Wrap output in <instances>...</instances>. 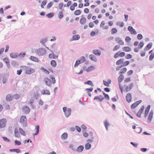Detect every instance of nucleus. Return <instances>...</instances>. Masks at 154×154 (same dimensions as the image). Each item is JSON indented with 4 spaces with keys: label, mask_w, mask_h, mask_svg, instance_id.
Listing matches in <instances>:
<instances>
[{
    "label": "nucleus",
    "mask_w": 154,
    "mask_h": 154,
    "mask_svg": "<svg viewBox=\"0 0 154 154\" xmlns=\"http://www.w3.org/2000/svg\"><path fill=\"white\" fill-rule=\"evenodd\" d=\"M84 148V147L83 146H80L77 148V151L79 152H81L83 150Z\"/></svg>",
    "instance_id": "31"
},
{
    "label": "nucleus",
    "mask_w": 154,
    "mask_h": 154,
    "mask_svg": "<svg viewBox=\"0 0 154 154\" xmlns=\"http://www.w3.org/2000/svg\"><path fill=\"white\" fill-rule=\"evenodd\" d=\"M142 101L141 100L138 101L132 104L131 106V109H134Z\"/></svg>",
    "instance_id": "14"
},
{
    "label": "nucleus",
    "mask_w": 154,
    "mask_h": 154,
    "mask_svg": "<svg viewBox=\"0 0 154 154\" xmlns=\"http://www.w3.org/2000/svg\"><path fill=\"white\" fill-rule=\"evenodd\" d=\"M116 24L117 26H119L120 27H123L124 25V24L123 22H117L116 23Z\"/></svg>",
    "instance_id": "43"
},
{
    "label": "nucleus",
    "mask_w": 154,
    "mask_h": 154,
    "mask_svg": "<svg viewBox=\"0 0 154 154\" xmlns=\"http://www.w3.org/2000/svg\"><path fill=\"white\" fill-rule=\"evenodd\" d=\"M111 81L110 79H108L107 81L105 80H103V83L104 85L107 87H109V85L111 84Z\"/></svg>",
    "instance_id": "21"
},
{
    "label": "nucleus",
    "mask_w": 154,
    "mask_h": 154,
    "mask_svg": "<svg viewBox=\"0 0 154 154\" xmlns=\"http://www.w3.org/2000/svg\"><path fill=\"white\" fill-rule=\"evenodd\" d=\"M84 13L87 14L89 13V10L88 8H86L84 9Z\"/></svg>",
    "instance_id": "63"
},
{
    "label": "nucleus",
    "mask_w": 154,
    "mask_h": 154,
    "mask_svg": "<svg viewBox=\"0 0 154 154\" xmlns=\"http://www.w3.org/2000/svg\"><path fill=\"white\" fill-rule=\"evenodd\" d=\"M47 2V1L46 0H45L42 2V3L41 5V8H44V6L45 5Z\"/></svg>",
    "instance_id": "48"
},
{
    "label": "nucleus",
    "mask_w": 154,
    "mask_h": 154,
    "mask_svg": "<svg viewBox=\"0 0 154 154\" xmlns=\"http://www.w3.org/2000/svg\"><path fill=\"white\" fill-rule=\"evenodd\" d=\"M87 21L86 18L84 17H82V18L80 19L79 22L82 25H85Z\"/></svg>",
    "instance_id": "16"
},
{
    "label": "nucleus",
    "mask_w": 154,
    "mask_h": 154,
    "mask_svg": "<svg viewBox=\"0 0 154 154\" xmlns=\"http://www.w3.org/2000/svg\"><path fill=\"white\" fill-rule=\"evenodd\" d=\"M41 70H42L45 74L48 75L49 74V72L46 69H45V68L42 67L41 69Z\"/></svg>",
    "instance_id": "37"
},
{
    "label": "nucleus",
    "mask_w": 154,
    "mask_h": 154,
    "mask_svg": "<svg viewBox=\"0 0 154 154\" xmlns=\"http://www.w3.org/2000/svg\"><path fill=\"white\" fill-rule=\"evenodd\" d=\"M115 40L116 42L119 45H124V42L119 37H116V38Z\"/></svg>",
    "instance_id": "11"
},
{
    "label": "nucleus",
    "mask_w": 154,
    "mask_h": 154,
    "mask_svg": "<svg viewBox=\"0 0 154 154\" xmlns=\"http://www.w3.org/2000/svg\"><path fill=\"white\" fill-rule=\"evenodd\" d=\"M127 71V69L126 67H124L121 69L119 72V74H124Z\"/></svg>",
    "instance_id": "40"
},
{
    "label": "nucleus",
    "mask_w": 154,
    "mask_h": 154,
    "mask_svg": "<svg viewBox=\"0 0 154 154\" xmlns=\"http://www.w3.org/2000/svg\"><path fill=\"white\" fill-rule=\"evenodd\" d=\"M63 2L60 3L58 5V7L60 10H61L63 8Z\"/></svg>",
    "instance_id": "57"
},
{
    "label": "nucleus",
    "mask_w": 154,
    "mask_h": 154,
    "mask_svg": "<svg viewBox=\"0 0 154 154\" xmlns=\"http://www.w3.org/2000/svg\"><path fill=\"white\" fill-rule=\"evenodd\" d=\"M94 69V67L93 66H89L85 70L86 71L88 72H90L92 70Z\"/></svg>",
    "instance_id": "42"
},
{
    "label": "nucleus",
    "mask_w": 154,
    "mask_h": 154,
    "mask_svg": "<svg viewBox=\"0 0 154 154\" xmlns=\"http://www.w3.org/2000/svg\"><path fill=\"white\" fill-rule=\"evenodd\" d=\"M132 55L130 54H127L125 56V58L127 59H131L132 58Z\"/></svg>",
    "instance_id": "62"
},
{
    "label": "nucleus",
    "mask_w": 154,
    "mask_h": 154,
    "mask_svg": "<svg viewBox=\"0 0 154 154\" xmlns=\"http://www.w3.org/2000/svg\"><path fill=\"white\" fill-rule=\"evenodd\" d=\"M41 93L43 94H47L50 95V92L49 90H44L42 91Z\"/></svg>",
    "instance_id": "32"
},
{
    "label": "nucleus",
    "mask_w": 154,
    "mask_h": 154,
    "mask_svg": "<svg viewBox=\"0 0 154 154\" xmlns=\"http://www.w3.org/2000/svg\"><path fill=\"white\" fill-rule=\"evenodd\" d=\"M131 40V38L129 36L126 37L125 38V41L126 42H128Z\"/></svg>",
    "instance_id": "61"
},
{
    "label": "nucleus",
    "mask_w": 154,
    "mask_h": 154,
    "mask_svg": "<svg viewBox=\"0 0 154 154\" xmlns=\"http://www.w3.org/2000/svg\"><path fill=\"white\" fill-rule=\"evenodd\" d=\"M88 25L89 27L92 28L94 26V23L93 22H90L89 23Z\"/></svg>",
    "instance_id": "52"
},
{
    "label": "nucleus",
    "mask_w": 154,
    "mask_h": 154,
    "mask_svg": "<svg viewBox=\"0 0 154 154\" xmlns=\"http://www.w3.org/2000/svg\"><path fill=\"white\" fill-rule=\"evenodd\" d=\"M30 59L31 60L35 62H38L39 61L38 58L33 56H31Z\"/></svg>",
    "instance_id": "34"
},
{
    "label": "nucleus",
    "mask_w": 154,
    "mask_h": 154,
    "mask_svg": "<svg viewBox=\"0 0 154 154\" xmlns=\"http://www.w3.org/2000/svg\"><path fill=\"white\" fill-rule=\"evenodd\" d=\"M122 50L125 52H130L131 51V49L128 47H124L122 48Z\"/></svg>",
    "instance_id": "29"
},
{
    "label": "nucleus",
    "mask_w": 154,
    "mask_h": 154,
    "mask_svg": "<svg viewBox=\"0 0 154 154\" xmlns=\"http://www.w3.org/2000/svg\"><path fill=\"white\" fill-rule=\"evenodd\" d=\"M84 2H85L84 4L85 6L86 7L89 5V0H84Z\"/></svg>",
    "instance_id": "54"
},
{
    "label": "nucleus",
    "mask_w": 154,
    "mask_h": 154,
    "mask_svg": "<svg viewBox=\"0 0 154 154\" xmlns=\"http://www.w3.org/2000/svg\"><path fill=\"white\" fill-rule=\"evenodd\" d=\"M154 57V54H151L149 57V60H152Z\"/></svg>",
    "instance_id": "64"
},
{
    "label": "nucleus",
    "mask_w": 154,
    "mask_h": 154,
    "mask_svg": "<svg viewBox=\"0 0 154 154\" xmlns=\"http://www.w3.org/2000/svg\"><path fill=\"white\" fill-rule=\"evenodd\" d=\"M126 99L127 102L128 103L130 102L131 101L132 99L131 94L130 93H128L126 94Z\"/></svg>",
    "instance_id": "15"
},
{
    "label": "nucleus",
    "mask_w": 154,
    "mask_h": 154,
    "mask_svg": "<svg viewBox=\"0 0 154 154\" xmlns=\"http://www.w3.org/2000/svg\"><path fill=\"white\" fill-rule=\"evenodd\" d=\"M144 45V43L143 42H140L139 44L138 48L139 49H141Z\"/></svg>",
    "instance_id": "53"
},
{
    "label": "nucleus",
    "mask_w": 154,
    "mask_h": 154,
    "mask_svg": "<svg viewBox=\"0 0 154 154\" xmlns=\"http://www.w3.org/2000/svg\"><path fill=\"white\" fill-rule=\"evenodd\" d=\"M80 63V60H76L75 63L74 65V67H77L78 65H79Z\"/></svg>",
    "instance_id": "59"
},
{
    "label": "nucleus",
    "mask_w": 154,
    "mask_h": 154,
    "mask_svg": "<svg viewBox=\"0 0 154 154\" xmlns=\"http://www.w3.org/2000/svg\"><path fill=\"white\" fill-rule=\"evenodd\" d=\"M49 57L51 59H55L56 58H57V56H55L54 54H49Z\"/></svg>",
    "instance_id": "45"
},
{
    "label": "nucleus",
    "mask_w": 154,
    "mask_h": 154,
    "mask_svg": "<svg viewBox=\"0 0 154 154\" xmlns=\"http://www.w3.org/2000/svg\"><path fill=\"white\" fill-rule=\"evenodd\" d=\"M63 17V12L62 11H60L58 15V18L60 19H61Z\"/></svg>",
    "instance_id": "47"
},
{
    "label": "nucleus",
    "mask_w": 154,
    "mask_h": 154,
    "mask_svg": "<svg viewBox=\"0 0 154 154\" xmlns=\"http://www.w3.org/2000/svg\"><path fill=\"white\" fill-rule=\"evenodd\" d=\"M111 34L113 35L117 32L118 30L116 28H113L111 29Z\"/></svg>",
    "instance_id": "33"
},
{
    "label": "nucleus",
    "mask_w": 154,
    "mask_h": 154,
    "mask_svg": "<svg viewBox=\"0 0 154 154\" xmlns=\"http://www.w3.org/2000/svg\"><path fill=\"white\" fill-rule=\"evenodd\" d=\"M130 63V62L128 61H125L123 63L122 66H126L129 64Z\"/></svg>",
    "instance_id": "56"
},
{
    "label": "nucleus",
    "mask_w": 154,
    "mask_h": 154,
    "mask_svg": "<svg viewBox=\"0 0 154 154\" xmlns=\"http://www.w3.org/2000/svg\"><path fill=\"white\" fill-rule=\"evenodd\" d=\"M104 99V97L102 95L95 97L94 99V100H98L100 101H102Z\"/></svg>",
    "instance_id": "20"
},
{
    "label": "nucleus",
    "mask_w": 154,
    "mask_h": 154,
    "mask_svg": "<svg viewBox=\"0 0 154 154\" xmlns=\"http://www.w3.org/2000/svg\"><path fill=\"white\" fill-rule=\"evenodd\" d=\"M152 44L151 42L149 43L145 47V49L146 50H149L152 47Z\"/></svg>",
    "instance_id": "26"
},
{
    "label": "nucleus",
    "mask_w": 154,
    "mask_h": 154,
    "mask_svg": "<svg viewBox=\"0 0 154 154\" xmlns=\"http://www.w3.org/2000/svg\"><path fill=\"white\" fill-rule=\"evenodd\" d=\"M106 24V22L104 20L102 21L100 24V27L103 30L109 29V26L108 25H105Z\"/></svg>",
    "instance_id": "6"
},
{
    "label": "nucleus",
    "mask_w": 154,
    "mask_h": 154,
    "mask_svg": "<svg viewBox=\"0 0 154 154\" xmlns=\"http://www.w3.org/2000/svg\"><path fill=\"white\" fill-rule=\"evenodd\" d=\"M20 122L23 127H25L27 125V119L24 116H22L20 118Z\"/></svg>",
    "instance_id": "5"
},
{
    "label": "nucleus",
    "mask_w": 154,
    "mask_h": 154,
    "mask_svg": "<svg viewBox=\"0 0 154 154\" xmlns=\"http://www.w3.org/2000/svg\"><path fill=\"white\" fill-rule=\"evenodd\" d=\"M93 53L95 55L99 56L101 54L100 51L98 50L95 49L93 51Z\"/></svg>",
    "instance_id": "23"
},
{
    "label": "nucleus",
    "mask_w": 154,
    "mask_h": 154,
    "mask_svg": "<svg viewBox=\"0 0 154 154\" xmlns=\"http://www.w3.org/2000/svg\"><path fill=\"white\" fill-rule=\"evenodd\" d=\"M68 137V134L66 133H64L61 136V138L63 140L66 139Z\"/></svg>",
    "instance_id": "30"
},
{
    "label": "nucleus",
    "mask_w": 154,
    "mask_h": 154,
    "mask_svg": "<svg viewBox=\"0 0 154 154\" xmlns=\"http://www.w3.org/2000/svg\"><path fill=\"white\" fill-rule=\"evenodd\" d=\"M128 30L131 32V34L136 35L137 34L135 29L131 26H128Z\"/></svg>",
    "instance_id": "12"
},
{
    "label": "nucleus",
    "mask_w": 154,
    "mask_h": 154,
    "mask_svg": "<svg viewBox=\"0 0 154 154\" xmlns=\"http://www.w3.org/2000/svg\"><path fill=\"white\" fill-rule=\"evenodd\" d=\"M125 55V53L124 52H120L119 51L116 52L114 55V57L115 58H116L119 57H124Z\"/></svg>",
    "instance_id": "9"
},
{
    "label": "nucleus",
    "mask_w": 154,
    "mask_h": 154,
    "mask_svg": "<svg viewBox=\"0 0 154 154\" xmlns=\"http://www.w3.org/2000/svg\"><path fill=\"white\" fill-rule=\"evenodd\" d=\"M144 109V106H142L141 108L140 109L138 112L137 113V116L138 117H140L142 112H143Z\"/></svg>",
    "instance_id": "19"
},
{
    "label": "nucleus",
    "mask_w": 154,
    "mask_h": 154,
    "mask_svg": "<svg viewBox=\"0 0 154 154\" xmlns=\"http://www.w3.org/2000/svg\"><path fill=\"white\" fill-rule=\"evenodd\" d=\"M91 147V145L89 143H87L85 145V148L86 150L90 149Z\"/></svg>",
    "instance_id": "39"
},
{
    "label": "nucleus",
    "mask_w": 154,
    "mask_h": 154,
    "mask_svg": "<svg viewBox=\"0 0 154 154\" xmlns=\"http://www.w3.org/2000/svg\"><path fill=\"white\" fill-rule=\"evenodd\" d=\"M82 11L81 10L78 9L76 10L74 12V14L75 15H79L81 14Z\"/></svg>",
    "instance_id": "27"
},
{
    "label": "nucleus",
    "mask_w": 154,
    "mask_h": 154,
    "mask_svg": "<svg viewBox=\"0 0 154 154\" xmlns=\"http://www.w3.org/2000/svg\"><path fill=\"white\" fill-rule=\"evenodd\" d=\"M19 131L20 134L23 135L25 136L26 134L25 131L21 128H20L19 129Z\"/></svg>",
    "instance_id": "49"
},
{
    "label": "nucleus",
    "mask_w": 154,
    "mask_h": 154,
    "mask_svg": "<svg viewBox=\"0 0 154 154\" xmlns=\"http://www.w3.org/2000/svg\"><path fill=\"white\" fill-rule=\"evenodd\" d=\"M119 86L121 92L122 93L123 91L127 92L130 91L133 87L134 84L131 83L128 85H125L122 86L121 83H119Z\"/></svg>",
    "instance_id": "1"
},
{
    "label": "nucleus",
    "mask_w": 154,
    "mask_h": 154,
    "mask_svg": "<svg viewBox=\"0 0 154 154\" xmlns=\"http://www.w3.org/2000/svg\"><path fill=\"white\" fill-rule=\"evenodd\" d=\"M53 4V2H50L48 4L47 6V8L49 9L50 8L51 6Z\"/></svg>",
    "instance_id": "55"
},
{
    "label": "nucleus",
    "mask_w": 154,
    "mask_h": 154,
    "mask_svg": "<svg viewBox=\"0 0 154 154\" xmlns=\"http://www.w3.org/2000/svg\"><path fill=\"white\" fill-rule=\"evenodd\" d=\"M11 152H16L17 153H19L20 152L21 150L20 149H12L10 150Z\"/></svg>",
    "instance_id": "41"
},
{
    "label": "nucleus",
    "mask_w": 154,
    "mask_h": 154,
    "mask_svg": "<svg viewBox=\"0 0 154 154\" xmlns=\"http://www.w3.org/2000/svg\"><path fill=\"white\" fill-rule=\"evenodd\" d=\"M36 52L38 55L42 56L46 53V51L44 48H40L37 50Z\"/></svg>",
    "instance_id": "8"
},
{
    "label": "nucleus",
    "mask_w": 154,
    "mask_h": 154,
    "mask_svg": "<svg viewBox=\"0 0 154 154\" xmlns=\"http://www.w3.org/2000/svg\"><path fill=\"white\" fill-rule=\"evenodd\" d=\"M50 78L51 81L47 77H45L44 79V81L46 85L49 87L51 86L52 84H54L56 82V80L54 77H51Z\"/></svg>",
    "instance_id": "3"
},
{
    "label": "nucleus",
    "mask_w": 154,
    "mask_h": 154,
    "mask_svg": "<svg viewBox=\"0 0 154 154\" xmlns=\"http://www.w3.org/2000/svg\"><path fill=\"white\" fill-rule=\"evenodd\" d=\"M7 122L5 119H2L0 120V127L3 128L5 127Z\"/></svg>",
    "instance_id": "10"
},
{
    "label": "nucleus",
    "mask_w": 154,
    "mask_h": 154,
    "mask_svg": "<svg viewBox=\"0 0 154 154\" xmlns=\"http://www.w3.org/2000/svg\"><path fill=\"white\" fill-rule=\"evenodd\" d=\"M124 76L122 75H120L118 78V80L119 83L122 82L124 79Z\"/></svg>",
    "instance_id": "28"
},
{
    "label": "nucleus",
    "mask_w": 154,
    "mask_h": 154,
    "mask_svg": "<svg viewBox=\"0 0 154 154\" xmlns=\"http://www.w3.org/2000/svg\"><path fill=\"white\" fill-rule=\"evenodd\" d=\"M54 15V14L52 13H49L46 15V16L47 17L51 18Z\"/></svg>",
    "instance_id": "60"
},
{
    "label": "nucleus",
    "mask_w": 154,
    "mask_h": 154,
    "mask_svg": "<svg viewBox=\"0 0 154 154\" xmlns=\"http://www.w3.org/2000/svg\"><path fill=\"white\" fill-rule=\"evenodd\" d=\"M51 64L52 67H55L57 66V63L55 60H52L51 62Z\"/></svg>",
    "instance_id": "35"
},
{
    "label": "nucleus",
    "mask_w": 154,
    "mask_h": 154,
    "mask_svg": "<svg viewBox=\"0 0 154 154\" xmlns=\"http://www.w3.org/2000/svg\"><path fill=\"white\" fill-rule=\"evenodd\" d=\"M150 105H149L146 108V110L145 111V116L146 115V114H147L148 113L150 109ZM145 117L146 116H145Z\"/></svg>",
    "instance_id": "44"
},
{
    "label": "nucleus",
    "mask_w": 154,
    "mask_h": 154,
    "mask_svg": "<svg viewBox=\"0 0 154 154\" xmlns=\"http://www.w3.org/2000/svg\"><path fill=\"white\" fill-rule=\"evenodd\" d=\"M3 61L6 63L8 66H10L9 61L8 58L5 57L3 59Z\"/></svg>",
    "instance_id": "36"
},
{
    "label": "nucleus",
    "mask_w": 154,
    "mask_h": 154,
    "mask_svg": "<svg viewBox=\"0 0 154 154\" xmlns=\"http://www.w3.org/2000/svg\"><path fill=\"white\" fill-rule=\"evenodd\" d=\"M21 67L25 71V73L26 75H30L35 72V69L30 67L25 66H22Z\"/></svg>",
    "instance_id": "2"
},
{
    "label": "nucleus",
    "mask_w": 154,
    "mask_h": 154,
    "mask_svg": "<svg viewBox=\"0 0 154 154\" xmlns=\"http://www.w3.org/2000/svg\"><path fill=\"white\" fill-rule=\"evenodd\" d=\"M85 84H88L89 85H90L91 86H93V85L92 83V82L91 81H88L85 82Z\"/></svg>",
    "instance_id": "51"
},
{
    "label": "nucleus",
    "mask_w": 154,
    "mask_h": 154,
    "mask_svg": "<svg viewBox=\"0 0 154 154\" xmlns=\"http://www.w3.org/2000/svg\"><path fill=\"white\" fill-rule=\"evenodd\" d=\"M153 115V112L152 110H151L150 112L149 116L148 117L147 122L149 123L152 120V118Z\"/></svg>",
    "instance_id": "13"
},
{
    "label": "nucleus",
    "mask_w": 154,
    "mask_h": 154,
    "mask_svg": "<svg viewBox=\"0 0 154 154\" xmlns=\"http://www.w3.org/2000/svg\"><path fill=\"white\" fill-rule=\"evenodd\" d=\"M39 125H36L35 128V129L36 130V132L34 134V135H37L39 132Z\"/></svg>",
    "instance_id": "38"
},
{
    "label": "nucleus",
    "mask_w": 154,
    "mask_h": 154,
    "mask_svg": "<svg viewBox=\"0 0 154 154\" xmlns=\"http://www.w3.org/2000/svg\"><path fill=\"white\" fill-rule=\"evenodd\" d=\"M22 109L23 112L26 113H28L30 111L29 108L26 106H23L22 108Z\"/></svg>",
    "instance_id": "17"
},
{
    "label": "nucleus",
    "mask_w": 154,
    "mask_h": 154,
    "mask_svg": "<svg viewBox=\"0 0 154 154\" xmlns=\"http://www.w3.org/2000/svg\"><path fill=\"white\" fill-rule=\"evenodd\" d=\"M80 38V36L78 35H76L72 36V37L71 38L70 41L71 42L74 40H79Z\"/></svg>",
    "instance_id": "18"
},
{
    "label": "nucleus",
    "mask_w": 154,
    "mask_h": 154,
    "mask_svg": "<svg viewBox=\"0 0 154 154\" xmlns=\"http://www.w3.org/2000/svg\"><path fill=\"white\" fill-rule=\"evenodd\" d=\"M89 57V59L92 61L95 62H96L97 61V59L96 57L92 54L90 55Z\"/></svg>",
    "instance_id": "22"
},
{
    "label": "nucleus",
    "mask_w": 154,
    "mask_h": 154,
    "mask_svg": "<svg viewBox=\"0 0 154 154\" xmlns=\"http://www.w3.org/2000/svg\"><path fill=\"white\" fill-rule=\"evenodd\" d=\"M120 48V45H116L113 48V51H115L118 50Z\"/></svg>",
    "instance_id": "50"
},
{
    "label": "nucleus",
    "mask_w": 154,
    "mask_h": 154,
    "mask_svg": "<svg viewBox=\"0 0 154 154\" xmlns=\"http://www.w3.org/2000/svg\"><path fill=\"white\" fill-rule=\"evenodd\" d=\"M109 125V123L107 121L104 122V125L106 130H108V127Z\"/></svg>",
    "instance_id": "46"
},
{
    "label": "nucleus",
    "mask_w": 154,
    "mask_h": 154,
    "mask_svg": "<svg viewBox=\"0 0 154 154\" xmlns=\"http://www.w3.org/2000/svg\"><path fill=\"white\" fill-rule=\"evenodd\" d=\"M72 2L71 1H69L66 4V5H65L64 6L69 7L70 6V9L72 11H73L75 9V7L77 6V4L76 2H74L72 5Z\"/></svg>",
    "instance_id": "4"
},
{
    "label": "nucleus",
    "mask_w": 154,
    "mask_h": 154,
    "mask_svg": "<svg viewBox=\"0 0 154 154\" xmlns=\"http://www.w3.org/2000/svg\"><path fill=\"white\" fill-rule=\"evenodd\" d=\"M6 99L7 101H11L13 99V97L10 94H8L6 96Z\"/></svg>",
    "instance_id": "25"
},
{
    "label": "nucleus",
    "mask_w": 154,
    "mask_h": 154,
    "mask_svg": "<svg viewBox=\"0 0 154 154\" xmlns=\"http://www.w3.org/2000/svg\"><path fill=\"white\" fill-rule=\"evenodd\" d=\"M124 61V59L121 58L117 61L116 62V64L117 65H120L123 63Z\"/></svg>",
    "instance_id": "24"
},
{
    "label": "nucleus",
    "mask_w": 154,
    "mask_h": 154,
    "mask_svg": "<svg viewBox=\"0 0 154 154\" xmlns=\"http://www.w3.org/2000/svg\"><path fill=\"white\" fill-rule=\"evenodd\" d=\"M63 110L64 112L65 115L66 117H68L71 114V110L70 108L67 109L66 107L63 108Z\"/></svg>",
    "instance_id": "7"
},
{
    "label": "nucleus",
    "mask_w": 154,
    "mask_h": 154,
    "mask_svg": "<svg viewBox=\"0 0 154 154\" xmlns=\"http://www.w3.org/2000/svg\"><path fill=\"white\" fill-rule=\"evenodd\" d=\"M131 77H129L126 78L124 80L125 83H127L130 82L131 81Z\"/></svg>",
    "instance_id": "58"
}]
</instances>
